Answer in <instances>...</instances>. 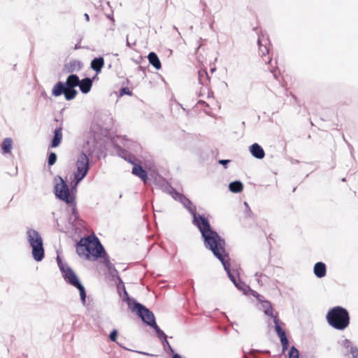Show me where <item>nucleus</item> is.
Listing matches in <instances>:
<instances>
[{"label":"nucleus","mask_w":358,"mask_h":358,"mask_svg":"<svg viewBox=\"0 0 358 358\" xmlns=\"http://www.w3.org/2000/svg\"><path fill=\"white\" fill-rule=\"evenodd\" d=\"M221 264L223 266V268L224 271H226L228 278L230 279V280L234 283L236 282V280L240 278L239 275L236 273V271L235 270H231V259L230 257L229 258L225 257L223 258L222 260H219Z\"/></svg>","instance_id":"nucleus-18"},{"label":"nucleus","mask_w":358,"mask_h":358,"mask_svg":"<svg viewBox=\"0 0 358 358\" xmlns=\"http://www.w3.org/2000/svg\"><path fill=\"white\" fill-rule=\"evenodd\" d=\"M62 122L59 127L54 129L52 131V136L50 139V142L48 145V149L56 148L59 147L62 141Z\"/></svg>","instance_id":"nucleus-17"},{"label":"nucleus","mask_w":358,"mask_h":358,"mask_svg":"<svg viewBox=\"0 0 358 358\" xmlns=\"http://www.w3.org/2000/svg\"><path fill=\"white\" fill-rule=\"evenodd\" d=\"M79 83L80 78L77 74L75 73H71L69 76H68L65 82L62 81V83L64 85V86L71 87H78Z\"/></svg>","instance_id":"nucleus-29"},{"label":"nucleus","mask_w":358,"mask_h":358,"mask_svg":"<svg viewBox=\"0 0 358 358\" xmlns=\"http://www.w3.org/2000/svg\"><path fill=\"white\" fill-rule=\"evenodd\" d=\"M231 162V159H219L218 164L222 165L224 169H227L229 164Z\"/></svg>","instance_id":"nucleus-46"},{"label":"nucleus","mask_w":358,"mask_h":358,"mask_svg":"<svg viewBox=\"0 0 358 358\" xmlns=\"http://www.w3.org/2000/svg\"><path fill=\"white\" fill-rule=\"evenodd\" d=\"M56 261L62 276L67 284L74 287L83 284L74 270L66 262H64L59 255L57 256Z\"/></svg>","instance_id":"nucleus-7"},{"label":"nucleus","mask_w":358,"mask_h":358,"mask_svg":"<svg viewBox=\"0 0 358 358\" xmlns=\"http://www.w3.org/2000/svg\"><path fill=\"white\" fill-rule=\"evenodd\" d=\"M57 155L56 152H55L53 151H48L47 153V159H46L48 166L49 168L52 166L57 162Z\"/></svg>","instance_id":"nucleus-34"},{"label":"nucleus","mask_w":358,"mask_h":358,"mask_svg":"<svg viewBox=\"0 0 358 358\" xmlns=\"http://www.w3.org/2000/svg\"><path fill=\"white\" fill-rule=\"evenodd\" d=\"M132 352H136V353L140 354V355H146V356H148V357H154V356H155L153 354H151V353H149V352H147L140 351V350H132Z\"/></svg>","instance_id":"nucleus-49"},{"label":"nucleus","mask_w":358,"mask_h":358,"mask_svg":"<svg viewBox=\"0 0 358 358\" xmlns=\"http://www.w3.org/2000/svg\"><path fill=\"white\" fill-rule=\"evenodd\" d=\"M116 343H117V344L120 347H121L122 348H123V349H124V350H129V351H131V352H132V350H131V349H129V348H126L125 346H124L123 345H122L121 343H118V342H116Z\"/></svg>","instance_id":"nucleus-55"},{"label":"nucleus","mask_w":358,"mask_h":358,"mask_svg":"<svg viewBox=\"0 0 358 358\" xmlns=\"http://www.w3.org/2000/svg\"><path fill=\"white\" fill-rule=\"evenodd\" d=\"M198 80L199 83L203 86H207L208 83H210V78L206 69L198 71Z\"/></svg>","instance_id":"nucleus-31"},{"label":"nucleus","mask_w":358,"mask_h":358,"mask_svg":"<svg viewBox=\"0 0 358 358\" xmlns=\"http://www.w3.org/2000/svg\"><path fill=\"white\" fill-rule=\"evenodd\" d=\"M326 320L333 329L343 331L348 327L350 323V316L345 308L336 306L327 311Z\"/></svg>","instance_id":"nucleus-5"},{"label":"nucleus","mask_w":358,"mask_h":358,"mask_svg":"<svg viewBox=\"0 0 358 358\" xmlns=\"http://www.w3.org/2000/svg\"><path fill=\"white\" fill-rule=\"evenodd\" d=\"M99 74V73H95V74L92 78H90V80H91L92 85H93V83L94 81L99 80V76H98Z\"/></svg>","instance_id":"nucleus-50"},{"label":"nucleus","mask_w":358,"mask_h":358,"mask_svg":"<svg viewBox=\"0 0 358 358\" xmlns=\"http://www.w3.org/2000/svg\"><path fill=\"white\" fill-rule=\"evenodd\" d=\"M96 240H97L99 244L100 245L99 258L102 259V263L104 264V266L108 269V273H110V272L115 273L116 275L117 276V278H120V276L119 275L117 270L115 267L114 264L110 262V257L108 255L106 250H105L103 245L101 244L99 238H96Z\"/></svg>","instance_id":"nucleus-14"},{"label":"nucleus","mask_w":358,"mask_h":358,"mask_svg":"<svg viewBox=\"0 0 358 358\" xmlns=\"http://www.w3.org/2000/svg\"><path fill=\"white\" fill-rule=\"evenodd\" d=\"M110 123L106 127L98 125L99 133L90 134L80 154H85L89 159L95 158L97 160L106 157L108 141L113 143V136L111 133L112 124L110 123L112 118H110Z\"/></svg>","instance_id":"nucleus-1"},{"label":"nucleus","mask_w":358,"mask_h":358,"mask_svg":"<svg viewBox=\"0 0 358 358\" xmlns=\"http://www.w3.org/2000/svg\"><path fill=\"white\" fill-rule=\"evenodd\" d=\"M255 276L257 278V280L259 285H263L264 283L268 282L269 278L267 275L264 274L262 273L257 272L255 274Z\"/></svg>","instance_id":"nucleus-37"},{"label":"nucleus","mask_w":358,"mask_h":358,"mask_svg":"<svg viewBox=\"0 0 358 358\" xmlns=\"http://www.w3.org/2000/svg\"><path fill=\"white\" fill-rule=\"evenodd\" d=\"M197 104L201 105V106H204L206 107H209L208 103L203 100H199L197 102Z\"/></svg>","instance_id":"nucleus-52"},{"label":"nucleus","mask_w":358,"mask_h":358,"mask_svg":"<svg viewBox=\"0 0 358 358\" xmlns=\"http://www.w3.org/2000/svg\"><path fill=\"white\" fill-rule=\"evenodd\" d=\"M179 202L182 204L184 208L188 205H192V201L189 198H187L185 195H184L182 199H180Z\"/></svg>","instance_id":"nucleus-44"},{"label":"nucleus","mask_w":358,"mask_h":358,"mask_svg":"<svg viewBox=\"0 0 358 358\" xmlns=\"http://www.w3.org/2000/svg\"><path fill=\"white\" fill-rule=\"evenodd\" d=\"M57 179L59 180V182H56L53 188L55 198L61 201L73 203L76 200L77 187L81 182L71 178V183L69 187L66 180L62 176L57 175L55 178V180Z\"/></svg>","instance_id":"nucleus-4"},{"label":"nucleus","mask_w":358,"mask_h":358,"mask_svg":"<svg viewBox=\"0 0 358 358\" xmlns=\"http://www.w3.org/2000/svg\"><path fill=\"white\" fill-rule=\"evenodd\" d=\"M106 17H107L108 19L111 20L113 22V23L115 22V19H114V17H113V14H108V15H106Z\"/></svg>","instance_id":"nucleus-54"},{"label":"nucleus","mask_w":358,"mask_h":358,"mask_svg":"<svg viewBox=\"0 0 358 358\" xmlns=\"http://www.w3.org/2000/svg\"><path fill=\"white\" fill-rule=\"evenodd\" d=\"M228 187L231 192L238 194L243 191L244 185L241 180H236L229 182Z\"/></svg>","instance_id":"nucleus-32"},{"label":"nucleus","mask_w":358,"mask_h":358,"mask_svg":"<svg viewBox=\"0 0 358 358\" xmlns=\"http://www.w3.org/2000/svg\"><path fill=\"white\" fill-rule=\"evenodd\" d=\"M288 358H299V352L294 345L288 351Z\"/></svg>","instance_id":"nucleus-40"},{"label":"nucleus","mask_w":358,"mask_h":358,"mask_svg":"<svg viewBox=\"0 0 358 358\" xmlns=\"http://www.w3.org/2000/svg\"><path fill=\"white\" fill-rule=\"evenodd\" d=\"M150 328H152L155 331L157 337L160 340V341H162L163 340H164V338H168L167 335L164 333V331L162 329H160V327L157 325V323Z\"/></svg>","instance_id":"nucleus-36"},{"label":"nucleus","mask_w":358,"mask_h":358,"mask_svg":"<svg viewBox=\"0 0 358 358\" xmlns=\"http://www.w3.org/2000/svg\"><path fill=\"white\" fill-rule=\"evenodd\" d=\"M131 164L133 165L131 173L138 177L144 184H150V177L146 169L141 164L136 163V162H134V164Z\"/></svg>","instance_id":"nucleus-16"},{"label":"nucleus","mask_w":358,"mask_h":358,"mask_svg":"<svg viewBox=\"0 0 358 358\" xmlns=\"http://www.w3.org/2000/svg\"><path fill=\"white\" fill-rule=\"evenodd\" d=\"M27 240L31 249V257L36 262H41L45 258L43 240L41 234L36 229H28Z\"/></svg>","instance_id":"nucleus-6"},{"label":"nucleus","mask_w":358,"mask_h":358,"mask_svg":"<svg viewBox=\"0 0 358 358\" xmlns=\"http://www.w3.org/2000/svg\"><path fill=\"white\" fill-rule=\"evenodd\" d=\"M90 169V159L85 154H80L76 160V171L73 173L71 178L82 182L88 174Z\"/></svg>","instance_id":"nucleus-9"},{"label":"nucleus","mask_w":358,"mask_h":358,"mask_svg":"<svg viewBox=\"0 0 358 358\" xmlns=\"http://www.w3.org/2000/svg\"><path fill=\"white\" fill-rule=\"evenodd\" d=\"M76 288L78 289L79 291L80 298L82 304L84 306H87V299H87V292H86L85 287H84V285L83 284H81L80 285L76 287Z\"/></svg>","instance_id":"nucleus-35"},{"label":"nucleus","mask_w":358,"mask_h":358,"mask_svg":"<svg viewBox=\"0 0 358 358\" xmlns=\"http://www.w3.org/2000/svg\"><path fill=\"white\" fill-rule=\"evenodd\" d=\"M83 67V64L80 60L73 59L64 64L63 71L64 73H73L74 71H79Z\"/></svg>","instance_id":"nucleus-20"},{"label":"nucleus","mask_w":358,"mask_h":358,"mask_svg":"<svg viewBox=\"0 0 358 358\" xmlns=\"http://www.w3.org/2000/svg\"><path fill=\"white\" fill-rule=\"evenodd\" d=\"M119 331L117 329H113L108 335V338L112 342H117Z\"/></svg>","instance_id":"nucleus-41"},{"label":"nucleus","mask_w":358,"mask_h":358,"mask_svg":"<svg viewBox=\"0 0 358 358\" xmlns=\"http://www.w3.org/2000/svg\"><path fill=\"white\" fill-rule=\"evenodd\" d=\"M13 141L10 137L5 138L1 144V152L3 155L11 153L13 149Z\"/></svg>","instance_id":"nucleus-28"},{"label":"nucleus","mask_w":358,"mask_h":358,"mask_svg":"<svg viewBox=\"0 0 358 358\" xmlns=\"http://www.w3.org/2000/svg\"><path fill=\"white\" fill-rule=\"evenodd\" d=\"M216 69H217L216 67L213 66L210 69V71L211 73H213L216 71Z\"/></svg>","instance_id":"nucleus-62"},{"label":"nucleus","mask_w":358,"mask_h":358,"mask_svg":"<svg viewBox=\"0 0 358 358\" xmlns=\"http://www.w3.org/2000/svg\"><path fill=\"white\" fill-rule=\"evenodd\" d=\"M341 345L345 348H351V346L352 345V342L350 340L348 339V338H345L343 341Z\"/></svg>","instance_id":"nucleus-47"},{"label":"nucleus","mask_w":358,"mask_h":358,"mask_svg":"<svg viewBox=\"0 0 358 358\" xmlns=\"http://www.w3.org/2000/svg\"><path fill=\"white\" fill-rule=\"evenodd\" d=\"M105 64L103 56L94 57L90 62V68L96 73H100Z\"/></svg>","instance_id":"nucleus-23"},{"label":"nucleus","mask_w":358,"mask_h":358,"mask_svg":"<svg viewBox=\"0 0 358 358\" xmlns=\"http://www.w3.org/2000/svg\"><path fill=\"white\" fill-rule=\"evenodd\" d=\"M116 284L117 292L118 295L120 296H122V301L127 303L129 308L134 303H135L137 300L129 294L124 286V283L120 277L117 278V282Z\"/></svg>","instance_id":"nucleus-13"},{"label":"nucleus","mask_w":358,"mask_h":358,"mask_svg":"<svg viewBox=\"0 0 358 358\" xmlns=\"http://www.w3.org/2000/svg\"><path fill=\"white\" fill-rule=\"evenodd\" d=\"M257 44H258L259 48L262 50V44L261 39L259 37L258 38V40H257Z\"/></svg>","instance_id":"nucleus-57"},{"label":"nucleus","mask_w":358,"mask_h":358,"mask_svg":"<svg viewBox=\"0 0 358 358\" xmlns=\"http://www.w3.org/2000/svg\"><path fill=\"white\" fill-rule=\"evenodd\" d=\"M129 83L130 80L127 78L126 80L123 82L122 85H124L125 84L129 85Z\"/></svg>","instance_id":"nucleus-63"},{"label":"nucleus","mask_w":358,"mask_h":358,"mask_svg":"<svg viewBox=\"0 0 358 358\" xmlns=\"http://www.w3.org/2000/svg\"><path fill=\"white\" fill-rule=\"evenodd\" d=\"M185 208L190 213L192 217L197 214L196 207L195 205L193 204V203H192V205H188Z\"/></svg>","instance_id":"nucleus-43"},{"label":"nucleus","mask_w":358,"mask_h":358,"mask_svg":"<svg viewBox=\"0 0 358 358\" xmlns=\"http://www.w3.org/2000/svg\"><path fill=\"white\" fill-rule=\"evenodd\" d=\"M96 236L81 237L75 244L76 253L80 257L86 260L95 261L99 258L100 245L99 244Z\"/></svg>","instance_id":"nucleus-3"},{"label":"nucleus","mask_w":358,"mask_h":358,"mask_svg":"<svg viewBox=\"0 0 358 358\" xmlns=\"http://www.w3.org/2000/svg\"><path fill=\"white\" fill-rule=\"evenodd\" d=\"M350 353L352 354L351 358H358V348L357 346H351Z\"/></svg>","instance_id":"nucleus-45"},{"label":"nucleus","mask_w":358,"mask_h":358,"mask_svg":"<svg viewBox=\"0 0 358 358\" xmlns=\"http://www.w3.org/2000/svg\"><path fill=\"white\" fill-rule=\"evenodd\" d=\"M271 72L273 73L274 78H277V73L275 72V70H273L271 71Z\"/></svg>","instance_id":"nucleus-64"},{"label":"nucleus","mask_w":358,"mask_h":358,"mask_svg":"<svg viewBox=\"0 0 358 358\" xmlns=\"http://www.w3.org/2000/svg\"><path fill=\"white\" fill-rule=\"evenodd\" d=\"M248 295L254 296L259 303L263 302L266 300L262 294H259L257 292L252 289V288L251 290H249Z\"/></svg>","instance_id":"nucleus-39"},{"label":"nucleus","mask_w":358,"mask_h":358,"mask_svg":"<svg viewBox=\"0 0 358 358\" xmlns=\"http://www.w3.org/2000/svg\"><path fill=\"white\" fill-rule=\"evenodd\" d=\"M81 41H82V38H80L79 41H78V43L75 45L74 50H78V49L83 48L80 45Z\"/></svg>","instance_id":"nucleus-51"},{"label":"nucleus","mask_w":358,"mask_h":358,"mask_svg":"<svg viewBox=\"0 0 358 358\" xmlns=\"http://www.w3.org/2000/svg\"><path fill=\"white\" fill-rule=\"evenodd\" d=\"M78 87L82 94H88L91 91V89L92 87L91 80H90V78L87 77L80 79Z\"/></svg>","instance_id":"nucleus-26"},{"label":"nucleus","mask_w":358,"mask_h":358,"mask_svg":"<svg viewBox=\"0 0 358 358\" xmlns=\"http://www.w3.org/2000/svg\"><path fill=\"white\" fill-rule=\"evenodd\" d=\"M234 285L238 290L241 291L244 295H248L249 290H251V287L245 283L241 278H239Z\"/></svg>","instance_id":"nucleus-33"},{"label":"nucleus","mask_w":358,"mask_h":358,"mask_svg":"<svg viewBox=\"0 0 358 358\" xmlns=\"http://www.w3.org/2000/svg\"><path fill=\"white\" fill-rule=\"evenodd\" d=\"M51 94L55 97L64 95L66 101H71L77 96L78 91L76 87L64 86L62 81L59 80L54 85Z\"/></svg>","instance_id":"nucleus-10"},{"label":"nucleus","mask_w":358,"mask_h":358,"mask_svg":"<svg viewBox=\"0 0 358 358\" xmlns=\"http://www.w3.org/2000/svg\"><path fill=\"white\" fill-rule=\"evenodd\" d=\"M84 17H85V19L87 22H89L90 21V15L87 14V13H85L84 14Z\"/></svg>","instance_id":"nucleus-59"},{"label":"nucleus","mask_w":358,"mask_h":358,"mask_svg":"<svg viewBox=\"0 0 358 358\" xmlns=\"http://www.w3.org/2000/svg\"><path fill=\"white\" fill-rule=\"evenodd\" d=\"M138 69H139L140 71H143L144 74L145 75V67H144L143 66H139Z\"/></svg>","instance_id":"nucleus-60"},{"label":"nucleus","mask_w":358,"mask_h":358,"mask_svg":"<svg viewBox=\"0 0 358 358\" xmlns=\"http://www.w3.org/2000/svg\"><path fill=\"white\" fill-rule=\"evenodd\" d=\"M129 309L132 313H135L145 325L151 327L157 323L153 312L138 301L130 306Z\"/></svg>","instance_id":"nucleus-8"},{"label":"nucleus","mask_w":358,"mask_h":358,"mask_svg":"<svg viewBox=\"0 0 358 358\" xmlns=\"http://www.w3.org/2000/svg\"><path fill=\"white\" fill-rule=\"evenodd\" d=\"M201 236L205 248L218 260L229 258V255L226 251V241L215 229H212Z\"/></svg>","instance_id":"nucleus-2"},{"label":"nucleus","mask_w":358,"mask_h":358,"mask_svg":"<svg viewBox=\"0 0 358 358\" xmlns=\"http://www.w3.org/2000/svg\"><path fill=\"white\" fill-rule=\"evenodd\" d=\"M136 41L134 40L133 42H131L129 40V36L128 35L127 36V38H126V45L129 48H132L133 46L136 45Z\"/></svg>","instance_id":"nucleus-48"},{"label":"nucleus","mask_w":358,"mask_h":358,"mask_svg":"<svg viewBox=\"0 0 358 358\" xmlns=\"http://www.w3.org/2000/svg\"><path fill=\"white\" fill-rule=\"evenodd\" d=\"M244 206L245 207L244 214L245 217H253L254 213L251 210V208L247 201H244Z\"/></svg>","instance_id":"nucleus-42"},{"label":"nucleus","mask_w":358,"mask_h":358,"mask_svg":"<svg viewBox=\"0 0 358 358\" xmlns=\"http://www.w3.org/2000/svg\"><path fill=\"white\" fill-rule=\"evenodd\" d=\"M132 91L130 90V89L127 86L125 85H122L117 92L118 97H122L124 95L132 96Z\"/></svg>","instance_id":"nucleus-38"},{"label":"nucleus","mask_w":358,"mask_h":358,"mask_svg":"<svg viewBox=\"0 0 358 358\" xmlns=\"http://www.w3.org/2000/svg\"><path fill=\"white\" fill-rule=\"evenodd\" d=\"M9 175L12 176H17V166L15 167V171L13 173H9Z\"/></svg>","instance_id":"nucleus-58"},{"label":"nucleus","mask_w":358,"mask_h":358,"mask_svg":"<svg viewBox=\"0 0 358 358\" xmlns=\"http://www.w3.org/2000/svg\"><path fill=\"white\" fill-rule=\"evenodd\" d=\"M273 322L274 323V329L275 331L278 336L281 345L282 352H285L289 348V339L286 334L285 330L283 329V326H285V323L282 322L278 316V313H275V317H273Z\"/></svg>","instance_id":"nucleus-11"},{"label":"nucleus","mask_w":358,"mask_h":358,"mask_svg":"<svg viewBox=\"0 0 358 358\" xmlns=\"http://www.w3.org/2000/svg\"><path fill=\"white\" fill-rule=\"evenodd\" d=\"M148 176L150 177V182L152 181V182L157 186H159L161 188L164 185V184L167 182L164 177H162L157 171L152 170L149 173Z\"/></svg>","instance_id":"nucleus-24"},{"label":"nucleus","mask_w":358,"mask_h":358,"mask_svg":"<svg viewBox=\"0 0 358 358\" xmlns=\"http://www.w3.org/2000/svg\"><path fill=\"white\" fill-rule=\"evenodd\" d=\"M222 315L224 316V317L227 319V320L229 322H230L231 324H232V323L230 322V320H229V317H227V314H226L225 313H222ZM233 324H236V322H234Z\"/></svg>","instance_id":"nucleus-61"},{"label":"nucleus","mask_w":358,"mask_h":358,"mask_svg":"<svg viewBox=\"0 0 358 358\" xmlns=\"http://www.w3.org/2000/svg\"><path fill=\"white\" fill-rule=\"evenodd\" d=\"M260 303L264 309V313L273 320V317H275V313H274V308L271 302L266 299Z\"/></svg>","instance_id":"nucleus-30"},{"label":"nucleus","mask_w":358,"mask_h":358,"mask_svg":"<svg viewBox=\"0 0 358 358\" xmlns=\"http://www.w3.org/2000/svg\"><path fill=\"white\" fill-rule=\"evenodd\" d=\"M163 191L169 195L177 201H180V199L184 196V194L178 192L176 188H174L169 182H166L164 185L162 187Z\"/></svg>","instance_id":"nucleus-21"},{"label":"nucleus","mask_w":358,"mask_h":358,"mask_svg":"<svg viewBox=\"0 0 358 358\" xmlns=\"http://www.w3.org/2000/svg\"><path fill=\"white\" fill-rule=\"evenodd\" d=\"M148 59L149 64L152 65L156 70H160L162 69L161 61L155 52H150L148 55Z\"/></svg>","instance_id":"nucleus-27"},{"label":"nucleus","mask_w":358,"mask_h":358,"mask_svg":"<svg viewBox=\"0 0 358 358\" xmlns=\"http://www.w3.org/2000/svg\"><path fill=\"white\" fill-rule=\"evenodd\" d=\"M115 149L117 155L121 158L124 159L125 161L128 162L130 164H134V162H136L135 157L131 155L129 152H128L124 148H122L120 145H119L115 141L113 138V143H111Z\"/></svg>","instance_id":"nucleus-19"},{"label":"nucleus","mask_w":358,"mask_h":358,"mask_svg":"<svg viewBox=\"0 0 358 358\" xmlns=\"http://www.w3.org/2000/svg\"><path fill=\"white\" fill-rule=\"evenodd\" d=\"M109 275H110L112 280H117V276L116 275L115 273L110 272Z\"/></svg>","instance_id":"nucleus-53"},{"label":"nucleus","mask_w":358,"mask_h":358,"mask_svg":"<svg viewBox=\"0 0 358 358\" xmlns=\"http://www.w3.org/2000/svg\"><path fill=\"white\" fill-rule=\"evenodd\" d=\"M192 224L198 229L201 236L213 229L210 224L209 219L205 214L197 213L192 217Z\"/></svg>","instance_id":"nucleus-12"},{"label":"nucleus","mask_w":358,"mask_h":358,"mask_svg":"<svg viewBox=\"0 0 358 358\" xmlns=\"http://www.w3.org/2000/svg\"><path fill=\"white\" fill-rule=\"evenodd\" d=\"M314 275L317 278H322L327 275V266L322 262H317L313 266Z\"/></svg>","instance_id":"nucleus-25"},{"label":"nucleus","mask_w":358,"mask_h":358,"mask_svg":"<svg viewBox=\"0 0 358 358\" xmlns=\"http://www.w3.org/2000/svg\"><path fill=\"white\" fill-rule=\"evenodd\" d=\"M348 146H349V148H350V150L351 156H352V157H354V155H353L354 148H353V147H352L351 145H350V144H348Z\"/></svg>","instance_id":"nucleus-56"},{"label":"nucleus","mask_w":358,"mask_h":358,"mask_svg":"<svg viewBox=\"0 0 358 358\" xmlns=\"http://www.w3.org/2000/svg\"><path fill=\"white\" fill-rule=\"evenodd\" d=\"M64 202L71 208V213L68 217L69 223L73 227L76 225H81L83 220L79 215L76 201H73V203H69L67 201Z\"/></svg>","instance_id":"nucleus-15"},{"label":"nucleus","mask_w":358,"mask_h":358,"mask_svg":"<svg viewBox=\"0 0 358 358\" xmlns=\"http://www.w3.org/2000/svg\"><path fill=\"white\" fill-rule=\"evenodd\" d=\"M249 151L251 155L257 159H262L265 157L264 148L257 143H254L249 146Z\"/></svg>","instance_id":"nucleus-22"}]
</instances>
